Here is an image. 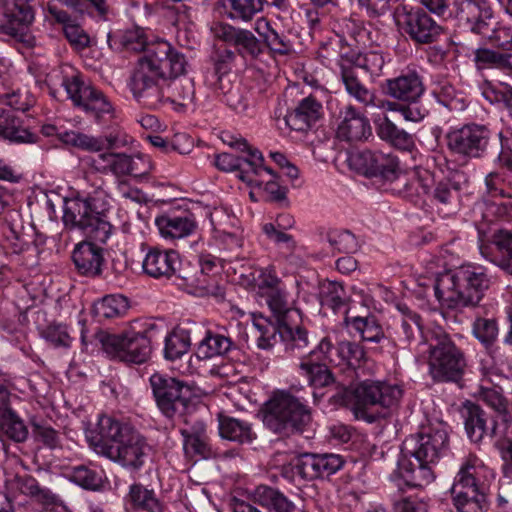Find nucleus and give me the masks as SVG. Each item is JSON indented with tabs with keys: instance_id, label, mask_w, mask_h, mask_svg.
Returning <instances> with one entry per match:
<instances>
[{
	"instance_id": "a211bd4d",
	"label": "nucleus",
	"mask_w": 512,
	"mask_h": 512,
	"mask_svg": "<svg viewBox=\"0 0 512 512\" xmlns=\"http://www.w3.org/2000/svg\"><path fill=\"white\" fill-rule=\"evenodd\" d=\"M299 281L295 276L288 277V284L267 293L266 302L275 316L277 323L291 320H301V314L294 307L295 297L298 294Z\"/></svg>"
},
{
	"instance_id": "0e129e2a",
	"label": "nucleus",
	"mask_w": 512,
	"mask_h": 512,
	"mask_svg": "<svg viewBox=\"0 0 512 512\" xmlns=\"http://www.w3.org/2000/svg\"><path fill=\"white\" fill-rule=\"evenodd\" d=\"M29 25L22 23V21L13 17V14L7 11L4 18L0 19V33L9 35L20 41H24Z\"/></svg>"
},
{
	"instance_id": "f03ea898",
	"label": "nucleus",
	"mask_w": 512,
	"mask_h": 512,
	"mask_svg": "<svg viewBox=\"0 0 512 512\" xmlns=\"http://www.w3.org/2000/svg\"><path fill=\"white\" fill-rule=\"evenodd\" d=\"M448 426L442 421L422 425L403 442L398 473L411 487H424L434 480L432 465L448 447Z\"/></svg>"
},
{
	"instance_id": "a19ab883",
	"label": "nucleus",
	"mask_w": 512,
	"mask_h": 512,
	"mask_svg": "<svg viewBox=\"0 0 512 512\" xmlns=\"http://www.w3.org/2000/svg\"><path fill=\"white\" fill-rule=\"evenodd\" d=\"M318 299L323 308L337 312L347 306L349 298L340 282L323 280L318 286Z\"/></svg>"
},
{
	"instance_id": "aec40b11",
	"label": "nucleus",
	"mask_w": 512,
	"mask_h": 512,
	"mask_svg": "<svg viewBox=\"0 0 512 512\" xmlns=\"http://www.w3.org/2000/svg\"><path fill=\"white\" fill-rule=\"evenodd\" d=\"M344 465L343 458L338 454L304 453L297 459V473L304 479L314 480L329 477Z\"/></svg>"
},
{
	"instance_id": "6e6552de",
	"label": "nucleus",
	"mask_w": 512,
	"mask_h": 512,
	"mask_svg": "<svg viewBox=\"0 0 512 512\" xmlns=\"http://www.w3.org/2000/svg\"><path fill=\"white\" fill-rule=\"evenodd\" d=\"M267 429L281 436L302 432L311 422L310 409L288 392H277L262 407Z\"/></svg>"
},
{
	"instance_id": "ea45409f",
	"label": "nucleus",
	"mask_w": 512,
	"mask_h": 512,
	"mask_svg": "<svg viewBox=\"0 0 512 512\" xmlns=\"http://www.w3.org/2000/svg\"><path fill=\"white\" fill-rule=\"evenodd\" d=\"M231 7L230 17L243 21L251 20L263 10L264 5L287 8V0H228Z\"/></svg>"
},
{
	"instance_id": "bf43d9fd",
	"label": "nucleus",
	"mask_w": 512,
	"mask_h": 512,
	"mask_svg": "<svg viewBox=\"0 0 512 512\" xmlns=\"http://www.w3.org/2000/svg\"><path fill=\"white\" fill-rule=\"evenodd\" d=\"M485 186L487 194L493 198H511L512 188L507 183L506 178L499 172H490L485 177Z\"/></svg>"
},
{
	"instance_id": "f8f14e48",
	"label": "nucleus",
	"mask_w": 512,
	"mask_h": 512,
	"mask_svg": "<svg viewBox=\"0 0 512 512\" xmlns=\"http://www.w3.org/2000/svg\"><path fill=\"white\" fill-rule=\"evenodd\" d=\"M155 326L144 332H126L123 334H103L100 337L102 348L111 358L123 362L141 364L151 354Z\"/></svg>"
},
{
	"instance_id": "423d86ee",
	"label": "nucleus",
	"mask_w": 512,
	"mask_h": 512,
	"mask_svg": "<svg viewBox=\"0 0 512 512\" xmlns=\"http://www.w3.org/2000/svg\"><path fill=\"white\" fill-rule=\"evenodd\" d=\"M402 397L403 390L399 385L383 381L365 380L344 391L345 402L351 406L356 417L368 422L386 416L399 405Z\"/></svg>"
},
{
	"instance_id": "412c9836",
	"label": "nucleus",
	"mask_w": 512,
	"mask_h": 512,
	"mask_svg": "<svg viewBox=\"0 0 512 512\" xmlns=\"http://www.w3.org/2000/svg\"><path fill=\"white\" fill-rule=\"evenodd\" d=\"M181 266L179 254L172 249L150 248L142 261L144 274L154 279H170Z\"/></svg>"
},
{
	"instance_id": "69168bd1",
	"label": "nucleus",
	"mask_w": 512,
	"mask_h": 512,
	"mask_svg": "<svg viewBox=\"0 0 512 512\" xmlns=\"http://www.w3.org/2000/svg\"><path fill=\"white\" fill-rule=\"evenodd\" d=\"M478 9L479 7L472 0H468L460 10V18L471 23V31L485 35L487 33L488 24L476 15Z\"/></svg>"
},
{
	"instance_id": "1a4fd4ad",
	"label": "nucleus",
	"mask_w": 512,
	"mask_h": 512,
	"mask_svg": "<svg viewBox=\"0 0 512 512\" xmlns=\"http://www.w3.org/2000/svg\"><path fill=\"white\" fill-rule=\"evenodd\" d=\"M351 169L372 179H376L386 189L394 192L405 190L408 176L400 165L397 156L381 151L362 150L351 153L348 157Z\"/></svg>"
},
{
	"instance_id": "2f4dec72",
	"label": "nucleus",
	"mask_w": 512,
	"mask_h": 512,
	"mask_svg": "<svg viewBox=\"0 0 512 512\" xmlns=\"http://www.w3.org/2000/svg\"><path fill=\"white\" fill-rule=\"evenodd\" d=\"M233 345L230 337L217 331L205 329L203 338L197 344L196 356L201 360L224 356L232 349Z\"/></svg>"
},
{
	"instance_id": "13d9d810",
	"label": "nucleus",
	"mask_w": 512,
	"mask_h": 512,
	"mask_svg": "<svg viewBox=\"0 0 512 512\" xmlns=\"http://www.w3.org/2000/svg\"><path fill=\"white\" fill-rule=\"evenodd\" d=\"M42 337L56 348H69L73 342L66 325L53 323L42 331Z\"/></svg>"
},
{
	"instance_id": "49530a36",
	"label": "nucleus",
	"mask_w": 512,
	"mask_h": 512,
	"mask_svg": "<svg viewBox=\"0 0 512 512\" xmlns=\"http://www.w3.org/2000/svg\"><path fill=\"white\" fill-rule=\"evenodd\" d=\"M400 326L396 331L397 345L406 348L421 330L420 316L406 306H398Z\"/></svg>"
},
{
	"instance_id": "bb28decb",
	"label": "nucleus",
	"mask_w": 512,
	"mask_h": 512,
	"mask_svg": "<svg viewBox=\"0 0 512 512\" xmlns=\"http://www.w3.org/2000/svg\"><path fill=\"white\" fill-rule=\"evenodd\" d=\"M322 105L314 97L302 99L297 107L285 116V123L295 131L309 130L321 117Z\"/></svg>"
},
{
	"instance_id": "473e14b6",
	"label": "nucleus",
	"mask_w": 512,
	"mask_h": 512,
	"mask_svg": "<svg viewBox=\"0 0 512 512\" xmlns=\"http://www.w3.org/2000/svg\"><path fill=\"white\" fill-rule=\"evenodd\" d=\"M299 321L288 320L279 324V336L283 341L285 351L294 355L304 353L310 344L308 331L298 325Z\"/></svg>"
},
{
	"instance_id": "f704fd0d",
	"label": "nucleus",
	"mask_w": 512,
	"mask_h": 512,
	"mask_svg": "<svg viewBox=\"0 0 512 512\" xmlns=\"http://www.w3.org/2000/svg\"><path fill=\"white\" fill-rule=\"evenodd\" d=\"M252 500L262 507L272 509L275 512H295L296 507L279 490L267 486L259 485L252 492Z\"/></svg>"
},
{
	"instance_id": "774afa93",
	"label": "nucleus",
	"mask_w": 512,
	"mask_h": 512,
	"mask_svg": "<svg viewBox=\"0 0 512 512\" xmlns=\"http://www.w3.org/2000/svg\"><path fill=\"white\" fill-rule=\"evenodd\" d=\"M483 95L490 102H503L506 107L512 108V87L509 85L493 86L488 84L483 90Z\"/></svg>"
},
{
	"instance_id": "393cba45",
	"label": "nucleus",
	"mask_w": 512,
	"mask_h": 512,
	"mask_svg": "<svg viewBox=\"0 0 512 512\" xmlns=\"http://www.w3.org/2000/svg\"><path fill=\"white\" fill-rule=\"evenodd\" d=\"M341 80L346 92L365 107L385 108V100L379 99L373 90L368 89L358 78L354 67L339 61Z\"/></svg>"
},
{
	"instance_id": "4c0bfd02",
	"label": "nucleus",
	"mask_w": 512,
	"mask_h": 512,
	"mask_svg": "<svg viewBox=\"0 0 512 512\" xmlns=\"http://www.w3.org/2000/svg\"><path fill=\"white\" fill-rule=\"evenodd\" d=\"M127 504L140 512H165L163 503L153 490L141 484H133L126 496Z\"/></svg>"
},
{
	"instance_id": "4be33fe9",
	"label": "nucleus",
	"mask_w": 512,
	"mask_h": 512,
	"mask_svg": "<svg viewBox=\"0 0 512 512\" xmlns=\"http://www.w3.org/2000/svg\"><path fill=\"white\" fill-rule=\"evenodd\" d=\"M340 119L336 134L342 141L359 142L372 134L369 120L352 105L340 111Z\"/></svg>"
},
{
	"instance_id": "c85d7f7f",
	"label": "nucleus",
	"mask_w": 512,
	"mask_h": 512,
	"mask_svg": "<svg viewBox=\"0 0 512 512\" xmlns=\"http://www.w3.org/2000/svg\"><path fill=\"white\" fill-rule=\"evenodd\" d=\"M155 225L161 237L172 241L190 236L197 228L191 215L164 214L155 219Z\"/></svg>"
},
{
	"instance_id": "e2e57ef3",
	"label": "nucleus",
	"mask_w": 512,
	"mask_h": 512,
	"mask_svg": "<svg viewBox=\"0 0 512 512\" xmlns=\"http://www.w3.org/2000/svg\"><path fill=\"white\" fill-rule=\"evenodd\" d=\"M183 449L187 456H200L202 458H209L212 454L207 435L197 436H183Z\"/></svg>"
},
{
	"instance_id": "0eeeda50",
	"label": "nucleus",
	"mask_w": 512,
	"mask_h": 512,
	"mask_svg": "<svg viewBox=\"0 0 512 512\" xmlns=\"http://www.w3.org/2000/svg\"><path fill=\"white\" fill-rule=\"evenodd\" d=\"M494 473L477 458L468 459L455 477L451 493L459 512H484L485 492Z\"/></svg>"
},
{
	"instance_id": "5fc2aeb1",
	"label": "nucleus",
	"mask_w": 512,
	"mask_h": 512,
	"mask_svg": "<svg viewBox=\"0 0 512 512\" xmlns=\"http://www.w3.org/2000/svg\"><path fill=\"white\" fill-rule=\"evenodd\" d=\"M243 56L257 58L263 52L261 41L249 30L241 29L234 45Z\"/></svg>"
},
{
	"instance_id": "c756f323",
	"label": "nucleus",
	"mask_w": 512,
	"mask_h": 512,
	"mask_svg": "<svg viewBox=\"0 0 512 512\" xmlns=\"http://www.w3.org/2000/svg\"><path fill=\"white\" fill-rule=\"evenodd\" d=\"M0 138L18 144H34L38 137L23 127L21 120L11 111L0 108Z\"/></svg>"
},
{
	"instance_id": "338daca9",
	"label": "nucleus",
	"mask_w": 512,
	"mask_h": 512,
	"mask_svg": "<svg viewBox=\"0 0 512 512\" xmlns=\"http://www.w3.org/2000/svg\"><path fill=\"white\" fill-rule=\"evenodd\" d=\"M337 354L348 366L359 363L365 356L363 348L354 342L342 341L337 345Z\"/></svg>"
},
{
	"instance_id": "8fccbe9b",
	"label": "nucleus",
	"mask_w": 512,
	"mask_h": 512,
	"mask_svg": "<svg viewBox=\"0 0 512 512\" xmlns=\"http://www.w3.org/2000/svg\"><path fill=\"white\" fill-rule=\"evenodd\" d=\"M204 269V266L192 269H181L179 266L175 275L181 281L178 285L191 293L208 291V277L204 273Z\"/></svg>"
},
{
	"instance_id": "7c9ffc66",
	"label": "nucleus",
	"mask_w": 512,
	"mask_h": 512,
	"mask_svg": "<svg viewBox=\"0 0 512 512\" xmlns=\"http://www.w3.org/2000/svg\"><path fill=\"white\" fill-rule=\"evenodd\" d=\"M254 29L274 56H287L294 52L289 37L284 32L274 29L265 18L257 19Z\"/></svg>"
},
{
	"instance_id": "c9c22d12",
	"label": "nucleus",
	"mask_w": 512,
	"mask_h": 512,
	"mask_svg": "<svg viewBox=\"0 0 512 512\" xmlns=\"http://www.w3.org/2000/svg\"><path fill=\"white\" fill-rule=\"evenodd\" d=\"M0 431L17 443H22L28 438L27 426L9 403H0Z\"/></svg>"
},
{
	"instance_id": "c03bdc74",
	"label": "nucleus",
	"mask_w": 512,
	"mask_h": 512,
	"mask_svg": "<svg viewBox=\"0 0 512 512\" xmlns=\"http://www.w3.org/2000/svg\"><path fill=\"white\" fill-rule=\"evenodd\" d=\"M378 136L397 149L411 151L415 147L413 135L398 128L387 117L377 127Z\"/></svg>"
},
{
	"instance_id": "2eb2a0df",
	"label": "nucleus",
	"mask_w": 512,
	"mask_h": 512,
	"mask_svg": "<svg viewBox=\"0 0 512 512\" xmlns=\"http://www.w3.org/2000/svg\"><path fill=\"white\" fill-rule=\"evenodd\" d=\"M398 27L414 42L428 44L434 42L441 34V26L421 9L398 10L395 15Z\"/></svg>"
},
{
	"instance_id": "dca6fc26",
	"label": "nucleus",
	"mask_w": 512,
	"mask_h": 512,
	"mask_svg": "<svg viewBox=\"0 0 512 512\" xmlns=\"http://www.w3.org/2000/svg\"><path fill=\"white\" fill-rule=\"evenodd\" d=\"M448 148L457 154L478 158L486 150L490 139L489 130L478 124L464 125L446 135Z\"/></svg>"
},
{
	"instance_id": "cd10ccee",
	"label": "nucleus",
	"mask_w": 512,
	"mask_h": 512,
	"mask_svg": "<svg viewBox=\"0 0 512 512\" xmlns=\"http://www.w3.org/2000/svg\"><path fill=\"white\" fill-rule=\"evenodd\" d=\"M386 86L392 98L404 102L419 100L425 90L421 76L415 71L387 80Z\"/></svg>"
},
{
	"instance_id": "39448f33",
	"label": "nucleus",
	"mask_w": 512,
	"mask_h": 512,
	"mask_svg": "<svg viewBox=\"0 0 512 512\" xmlns=\"http://www.w3.org/2000/svg\"><path fill=\"white\" fill-rule=\"evenodd\" d=\"M490 280L480 267L462 266L440 274L434 285L435 296L449 309L476 307L489 288Z\"/></svg>"
},
{
	"instance_id": "a18cd8bd",
	"label": "nucleus",
	"mask_w": 512,
	"mask_h": 512,
	"mask_svg": "<svg viewBox=\"0 0 512 512\" xmlns=\"http://www.w3.org/2000/svg\"><path fill=\"white\" fill-rule=\"evenodd\" d=\"M463 417L466 433L472 442L478 443L488 435L489 429L486 427L485 413L478 405L466 404Z\"/></svg>"
},
{
	"instance_id": "de8ad7c7",
	"label": "nucleus",
	"mask_w": 512,
	"mask_h": 512,
	"mask_svg": "<svg viewBox=\"0 0 512 512\" xmlns=\"http://www.w3.org/2000/svg\"><path fill=\"white\" fill-rule=\"evenodd\" d=\"M344 323L352 327L364 341L378 343L384 337V331L374 316L344 318Z\"/></svg>"
},
{
	"instance_id": "7ed1b4c3",
	"label": "nucleus",
	"mask_w": 512,
	"mask_h": 512,
	"mask_svg": "<svg viewBox=\"0 0 512 512\" xmlns=\"http://www.w3.org/2000/svg\"><path fill=\"white\" fill-rule=\"evenodd\" d=\"M93 450L126 467L140 468L144 464L147 444L133 427L103 415L95 428L86 431Z\"/></svg>"
},
{
	"instance_id": "6ab92c4d",
	"label": "nucleus",
	"mask_w": 512,
	"mask_h": 512,
	"mask_svg": "<svg viewBox=\"0 0 512 512\" xmlns=\"http://www.w3.org/2000/svg\"><path fill=\"white\" fill-rule=\"evenodd\" d=\"M182 75H167L162 83L161 108L170 106L177 112H184L195 101V88L192 79Z\"/></svg>"
},
{
	"instance_id": "5701e85b",
	"label": "nucleus",
	"mask_w": 512,
	"mask_h": 512,
	"mask_svg": "<svg viewBox=\"0 0 512 512\" xmlns=\"http://www.w3.org/2000/svg\"><path fill=\"white\" fill-rule=\"evenodd\" d=\"M343 40L338 39L335 42H330L329 47L335 51L336 46H340L338 56L339 61L345 62L348 66L363 69L366 73L370 74L372 78L382 75L385 65V58L380 51H366L363 53H350L347 46L342 45Z\"/></svg>"
},
{
	"instance_id": "864d4df0",
	"label": "nucleus",
	"mask_w": 512,
	"mask_h": 512,
	"mask_svg": "<svg viewBox=\"0 0 512 512\" xmlns=\"http://www.w3.org/2000/svg\"><path fill=\"white\" fill-rule=\"evenodd\" d=\"M69 478L77 485L88 490H97L102 484L100 474L96 470L84 465L74 467L70 472Z\"/></svg>"
},
{
	"instance_id": "f257e3e1",
	"label": "nucleus",
	"mask_w": 512,
	"mask_h": 512,
	"mask_svg": "<svg viewBox=\"0 0 512 512\" xmlns=\"http://www.w3.org/2000/svg\"><path fill=\"white\" fill-rule=\"evenodd\" d=\"M187 65L182 53L166 41H157L138 58L129 77L128 88L139 104L148 109H159L162 83L167 75H184Z\"/></svg>"
},
{
	"instance_id": "20e7f679",
	"label": "nucleus",
	"mask_w": 512,
	"mask_h": 512,
	"mask_svg": "<svg viewBox=\"0 0 512 512\" xmlns=\"http://www.w3.org/2000/svg\"><path fill=\"white\" fill-rule=\"evenodd\" d=\"M418 358L428 365L434 382H458L467 366L464 352L441 327L430 329L418 345Z\"/></svg>"
},
{
	"instance_id": "3c124183",
	"label": "nucleus",
	"mask_w": 512,
	"mask_h": 512,
	"mask_svg": "<svg viewBox=\"0 0 512 512\" xmlns=\"http://www.w3.org/2000/svg\"><path fill=\"white\" fill-rule=\"evenodd\" d=\"M498 333L499 328L495 318L477 316L472 323V335L486 348L496 342Z\"/></svg>"
},
{
	"instance_id": "603ef678",
	"label": "nucleus",
	"mask_w": 512,
	"mask_h": 512,
	"mask_svg": "<svg viewBox=\"0 0 512 512\" xmlns=\"http://www.w3.org/2000/svg\"><path fill=\"white\" fill-rule=\"evenodd\" d=\"M408 176V185L404 191L395 192L404 196L426 195L431 192L434 184L432 174L428 170H414L412 173L406 172Z\"/></svg>"
},
{
	"instance_id": "6e6d98bb",
	"label": "nucleus",
	"mask_w": 512,
	"mask_h": 512,
	"mask_svg": "<svg viewBox=\"0 0 512 512\" xmlns=\"http://www.w3.org/2000/svg\"><path fill=\"white\" fill-rule=\"evenodd\" d=\"M407 102L408 104L403 105L385 101V108L391 111H398L406 121L411 122H420L428 115V110L418 100Z\"/></svg>"
},
{
	"instance_id": "9b49d317",
	"label": "nucleus",
	"mask_w": 512,
	"mask_h": 512,
	"mask_svg": "<svg viewBox=\"0 0 512 512\" xmlns=\"http://www.w3.org/2000/svg\"><path fill=\"white\" fill-rule=\"evenodd\" d=\"M63 73L62 86L74 106L94 117L96 121L107 115L113 117V105L101 90L85 81L79 72L71 70Z\"/></svg>"
},
{
	"instance_id": "58836bf2",
	"label": "nucleus",
	"mask_w": 512,
	"mask_h": 512,
	"mask_svg": "<svg viewBox=\"0 0 512 512\" xmlns=\"http://www.w3.org/2000/svg\"><path fill=\"white\" fill-rule=\"evenodd\" d=\"M215 89L223 94V101L236 113L246 114L250 108L248 95L240 85H232L223 76H218Z\"/></svg>"
},
{
	"instance_id": "052dcab7",
	"label": "nucleus",
	"mask_w": 512,
	"mask_h": 512,
	"mask_svg": "<svg viewBox=\"0 0 512 512\" xmlns=\"http://www.w3.org/2000/svg\"><path fill=\"white\" fill-rule=\"evenodd\" d=\"M327 238L330 246L338 252L349 254L357 250V240L349 231H330Z\"/></svg>"
},
{
	"instance_id": "ddd939ff",
	"label": "nucleus",
	"mask_w": 512,
	"mask_h": 512,
	"mask_svg": "<svg viewBox=\"0 0 512 512\" xmlns=\"http://www.w3.org/2000/svg\"><path fill=\"white\" fill-rule=\"evenodd\" d=\"M63 221L65 224L80 228L101 243H105L112 232L110 223L97 216L87 200L80 196L65 201Z\"/></svg>"
},
{
	"instance_id": "37998d69",
	"label": "nucleus",
	"mask_w": 512,
	"mask_h": 512,
	"mask_svg": "<svg viewBox=\"0 0 512 512\" xmlns=\"http://www.w3.org/2000/svg\"><path fill=\"white\" fill-rule=\"evenodd\" d=\"M192 332V328L179 326L168 333L165 337V358L176 360L187 353L192 341Z\"/></svg>"
},
{
	"instance_id": "4468645a",
	"label": "nucleus",
	"mask_w": 512,
	"mask_h": 512,
	"mask_svg": "<svg viewBox=\"0 0 512 512\" xmlns=\"http://www.w3.org/2000/svg\"><path fill=\"white\" fill-rule=\"evenodd\" d=\"M89 165L99 173H112L117 179L123 176L142 177L152 170L150 159L143 154L129 155L113 151H101L90 159Z\"/></svg>"
},
{
	"instance_id": "f3484780",
	"label": "nucleus",
	"mask_w": 512,
	"mask_h": 512,
	"mask_svg": "<svg viewBox=\"0 0 512 512\" xmlns=\"http://www.w3.org/2000/svg\"><path fill=\"white\" fill-rule=\"evenodd\" d=\"M230 145L246 154L235 156L231 153H221L216 157L215 164L220 170L238 172V178L246 183V176H250L255 166L264 161L263 156L257 149H252L245 139H236Z\"/></svg>"
},
{
	"instance_id": "b1692460",
	"label": "nucleus",
	"mask_w": 512,
	"mask_h": 512,
	"mask_svg": "<svg viewBox=\"0 0 512 512\" xmlns=\"http://www.w3.org/2000/svg\"><path fill=\"white\" fill-rule=\"evenodd\" d=\"M246 177V184L255 186L266 200L281 202L286 199L287 188L279 183V177L271 169L265 167L263 161H260L251 175Z\"/></svg>"
},
{
	"instance_id": "9d476101",
	"label": "nucleus",
	"mask_w": 512,
	"mask_h": 512,
	"mask_svg": "<svg viewBox=\"0 0 512 512\" xmlns=\"http://www.w3.org/2000/svg\"><path fill=\"white\" fill-rule=\"evenodd\" d=\"M149 382L156 405L167 418L176 419L195 410L191 389L184 382L160 373H154Z\"/></svg>"
},
{
	"instance_id": "72a5a7b5",
	"label": "nucleus",
	"mask_w": 512,
	"mask_h": 512,
	"mask_svg": "<svg viewBox=\"0 0 512 512\" xmlns=\"http://www.w3.org/2000/svg\"><path fill=\"white\" fill-rule=\"evenodd\" d=\"M299 375L314 388L329 386L334 382V376L327 363L302 356L298 365Z\"/></svg>"
},
{
	"instance_id": "e433bc0d",
	"label": "nucleus",
	"mask_w": 512,
	"mask_h": 512,
	"mask_svg": "<svg viewBox=\"0 0 512 512\" xmlns=\"http://www.w3.org/2000/svg\"><path fill=\"white\" fill-rule=\"evenodd\" d=\"M219 434L222 438L239 443H250L256 435L247 421L220 414Z\"/></svg>"
},
{
	"instance_id": "79ce46f5",
	"label": "nucleus",
	"mask_w": 512,
	"mask_h": 512,
	"mask_svg": "<svg viewBox=\"0 0 512 512\" xmlns=\"http://www.w3.org/2000/svg\"><path fill=\"white\" fill-rule=\"evenodd\" d=\"M129 309L126 297L120 294L104 296L93 305V315L99 320L122 317Z\"/></svg>"
},
{
	"instance_id": "4d7b16f0",
	"label": "nucleus",
	"mask_w": 512,
	"mask_h": 512,
	"mask_svg": "<svg viewBox=\"0 0 512 512\" xmlns=\"http://www.w3.org/2000/svg\"><path fill=\"white\" fill-rule=\"evenodd\" d=\"M253 282L259 290L267 289L269 292L288 284V279L283 281L278 277L273 266L256 269L253 273Z\"/></svg>"
},
{
	"instance_id": "680f3d73",
	"label": "nucleus",
	"mask_w": 512,
	"mask_h": 512,
	"mask_svg": "<svg viewBox=\"0 0 512 512\" xmlns=\"http://www.w3.org/2000/svg\"><path fill=\"white\" fill-rule=\"evenodd\" d=\"M32 432L36 441L50 449H55L61 444L60 433L49 425L33 421Z\"/></svg>"
},
{
	"instance_id": "09e8293b",
	"label": "nucleus",
	"mask_w": 512,
	"mask_h": 512,
	"mask_svg": "<svg viewBox=\"0 0 512 512\" xmlns=\"http://www.w3.org/2000/svg\"><path fill=\"white\" fill-rule=\"evenodd\" d=\"M58 139L65 145L88 152H101L104 150V141L101 138L74 130L59 132Z\"/></svg>"
},
{
	"instance_id": "a878e982",
	"label": "nucleus",
	"mask_w": 512,
	"mask_h": 512,
	"mask_svg": "<svg viewBox=\"0 0 512 512\" xmlns=\"http://www.w3.org/2000/svg\"><path fill=\"white\" fill-rule=\"evenodd\" d=\"M72 260L78 272L85 276H97L101 273L104 261L103 249L93 242L78 243L72 253Z\"/></svg>"
}]
</instances>
